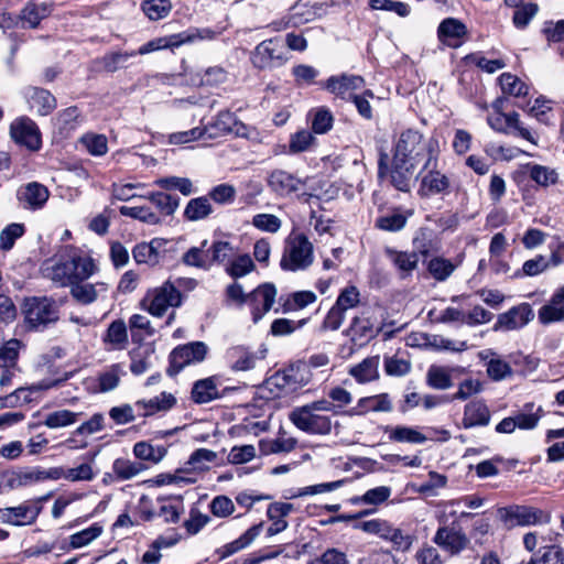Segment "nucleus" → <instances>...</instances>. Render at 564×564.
<instances>
[{
	"instance_id": "nucleus-1",
	"label": "nucleus",
	"mask_w": 564,
	"mask_h": 564,
	"mask_svg": "<svg viewBox=\"0 0 564 564\" xmlns=\"http://www.w3.org/2000/svg\"><path fill=\"white\" fill-rule=\"evenodd\" d=\"M440 154L438 140L435 138H424V135L414 129H406L399 135L394 143L393 158L413 163L422 164L421 172L427 170L437 162Z\"/></svg>"
},
{
	"instance_id": "nucleus-2",
	"label": "nucleus",
	"mask_w": 564,
	"mask_h": 564,
	"mask_svg": "<svg viewBox=\"0 0 564 564\" xmlns=\"http://www.w3.org/2000/svg\"><path fill=\"white\" fill-rule=\"evenodd\" d=\"M98 271L96 261L83 252L70 250L48 269V278L61 286L87 281Z\"/></svg>"
},
{
	"instance_id": "nucleus-3",
	"label": "nucleus",
	"mask_w": 564,
	"mask_h": 564,
	"mask_svg": "<svg viewBox=\"0 0 564 564\" xmlns=\"http://www.w3.org/2000/svg\"><path fill=\"white\" fill-rule=\"evenodd\" d=\"M314 261V246L303 232L292 231L285 239L280 267L297 272L308 269Z\"/></svg>"
},
{
	"instance_id": "nucleus-4",
	"label": "nucleus",
	"mask_w": 564,
	"mask_h": 564,
	"mask_svg": "<svg viewBox=\"0 0 564 564\" xmlns=\"http://www.w3.org/2000/svg\"><path fill=\"white\" fill-rule=\"evenodd\" d=\"M61 305L48 296H32L24 301L23 313L31 329L42 330L59 319Z\"/></svg>"
},
{
	"instance_id": "nucleus-5",
	"label": "nucleus",
	"mask_w": 564,
	"mask_h": 564,
	"mask_svg": "<svg viewBox=\"0 0 564 564\" xmlns=\"http://www.w3.org/2000/svg\"><path fill=\"white\" fill-rule=\"evenodd\" d=\"M183 296L180 290L171 282L151 289L142 300V305L153 316H163L170 307L182 305Z\"/></svg>"
},
{
	"instance_id": "nucleus-6",
	"label": "nucleus",
	"mask_w": 564,
	"mask_h": 564,
	"mask_svg": "<svg viewBox=\"0 0 564 564\" xmlns=\"http://www.w3.org/2000/svg\"><path fill=\"white\" fill-rule=\"evenodd\" d=\"M497 517L508 528L535 525L550 520V516L543 510L520 505L498 508Z\"/></svg>"
},
{
	"instance_id": "nucleus-7",
	"label": "nucleus",
	"mask_w": 564,
	"mask_h": 564,
	"mask_svg": "<svg viewBox=\"0 0 564 564\" xmlns=\"http://www.w3.org/2000/svg\"><path fill=\"white\" fill-rule=\"evenodd\" d=\"M216 36V32L208 29H193L182 33L172 34L169 36L158 37L140 46L135 52L140 55H145L163 48L178 47L185 43H192L196 40H213Z\"/></svg>"
},
{
	"instance_id": "nucleus-8",
	"label": "nucleus",
	"mask_w": 564,
	"mask_h": 564,
	"mask_svg": "<svg viewBox=\"0 0 564 564\" xmlns=\"http://www.w3.org/2000/svg\"><path fill=\"white\" fill-rule=\"evenodd\" d=\"M289 419L299 430L307 434L327 435L332 431L330 417L314 411L307 404L294 408Z\"/></svg>"
},
{
	"instance_id": "nucleus-9",
	"label": "nucleus",
	"mask_w": 564,
	"mask_h": 564,
	"mask_svg": "<svg viewBox=\"0 0 564 564\" xmlns=\"http://www.w3.org/2000/svg\"><path fill=\"white\" fill-rule=\"evenodd\" d=\"M286 48L280 39H269L259 43L251 53V63L258 69L280 67L286 63Z\"/></svg>"
},
{
	"instance_id": "nucleus-10",
	"label": "nucleus",
	"mask_w": 564,
	"mask_h": 564,
	"mask_svg": "<svg viewBox=\"0 0 564 564\" xmlns=\"http://www.w3.org/2000/svg\"><path fill=\"white\" fill-rule=\"evenodd\" d=\"M380 329V324L373 313L365 311L352 318L345 333L354 344L362 346L375 338Z\"/></svg>"
},
{
	"instance_id": "nucleus-11",
	"label": "nucleus",
	"mask_w": 564,
	"mask_h": 564,
	"mask_svg": "<svg viewBox=\"0 0 564 564\" xmlns=\"http://www.w3.org/2000/svg\"><path fill=\"white\" fill-rule=\"evenodd\" d=\"M208 352V347L203 341H192L174 348L170 355L171 368L181 371L191 364L202 362Z\"/></svg>"
},
{
	"instance_id": "nucleus-12",
	"label": "nucleus",
	"mask_w": 564,
	"mask_h": 564,
	"mask_svg": "<svg viewBox=\"0 0 564 564\" xmlns=\"http://www.w3.org/2000/svg\"><path fill=\"white\" fill-rule=\"evenodd\" d=\"M276 289L272 283H263L248 294V304L251 308L252 321L258 323L273 306Z\"/></svg>"
},
{
	"instance_id": "nucleus-13",
	"label": "nucleus",
	"mask_w": 564,
	"mask_h": 564,
	"mask_svg": "<svg viewBox=\"0 0 564 564\" xmlns=\"http://www.w3.org/2000/svg\"><path fill=\"white\" fill-rule=\"evenodd\" d=\"M10 135L19 144L35 151L41 147V133L33 120L28 117L15 119L10 126Z\"/></svg>"
},
{
	"instance_id": "nucleus-14",
	"label": "nucleus",
	"mask_w": 564,
	"mask_h": 564,
	"mask_svg": "<svg viewBox=\"0 0 564 564\" xmlns=\"http://www.w3.org/2000/svg\"><path fill=\"white\" fill-rule=\"evenodd\" d=\"M488 124L496 131L502 133H517L519 137L532 142H534L533 135L529 129L522 126L519 113L510 112H495L488 116L487 118Z\"/></svg>"
},
{
	"instance_id": "nucleus-15",
	"label": "nucleus",
	"mask_w": 564,
	"mask_h": 564,
	"mask_svg": "<svg viewBox=\"0 0 564 564\" xmlns=\"http://www.w3.org/2000/svg\"><path fill=\"white\" fill-rule=\"evenodd\" d=\"M50 197L47 187L39 182H30L20 186L17 191V199L20 206L29 210L42 209Z\"/></svg>"
},
{
	"instance_id": "nucleus-16",
	"label": "nucleus",
	"mask_w": 564,
	"mask_h": 564,
	"mask_svg": "<svg viewBox=\"0 0 564 564\" xmlns=\"http://www.w3.org/2000/svg\"><path fill=\"white\" fill-rule=\"evenodd\" d=\"M433 541L452 555L459 554L469 544V539L460 529L448 525L440 527Z\"/></svg>"
},
{
	"instance_id": "nucleus-17",
	"label": "nucleus",
	"mask_w": 564,
	"mask_h": 564,
	"mask_svg": "<svg viewBox=\"0 0 564 564\" xmlns=\"http://www.w3.org/2000/svg\"><path fill=\"white\" fill-rule=\"evenodd\" d=\"M326 10L322 3H297L292 8L288 22L274 23L273 29L278 31L289 25L300 26L322 18Z\"/></svg>"
},
{
	"instance_id": "nucleus-18",
	"label": "nucleus",
	"mask_w": 564,
	"mask_h": 564,
	"mask_svg": "<svg viewBox=\"0 0 564 564\" xmlns=\"http://www.w3.org/2000/svg\"><path fill=\"white\" fill-rule=\"evenodd\" d=\"M267 183L269 188L280 197H286L301 189L305 184L300 177L284 170H273L269 173Z\"/></svg>"
},
{
	"instance_id": "nucleus-19",
	"label": "nucleus",
	"mask_w": 564,
	"mask_h": 564,
	"mask_svg": "<svg viewBox=\"0 0 564 564\" xmlns=\"http://www.w3.org/2000/svg\"><path fill=\"white\" fill-rule=\"evenodd\" d=\"M364 86L365 79L361 76L347 74L332 76L325 83V88L329 93L347 100L352 99L356 96L355 90H359Z\"/></svg>"
},
{
	"instance_id": "nucleus-20",
	"label": "nucleus",
	"mask_w": 564,
	"mask_h": 564,
	"mask_svg": "<svg viewBox=\"0 0 564 564\" xmlns=\"http://www.w3.org/2000/svg\"><path fill=\"white\" fill-rule=\"evenodd\" d=\"M41 508L22 503L18 507L0 509V521L15 527L29 525L36 521Z\"/></svg>"
},
{
	"instance_id": "nucleus-21",
	"label": "nucleus",
	"mask_w": 564,
	"mask_h": 564,
	"mask_svg": "<svg viewBox=\"0 0 564 564\" xmlns=\"http://www.w3.org/2000/svg\"><path fill=\"white\" fill-rule=\"evenodd\" d=\"M533 310L530 304L522 303L499 315L496 328L513 330L525 326L533 318Z\"/></svg>"
},
{
	"instance_id": "nucleus-22",
	"label": "nucleus",
	"mask_w": 564,
	"mask_h": 564,
	"mask_svg": "<svg viewBox=\"0 0 564 564\" xmlns=\"http://www.w3.org/2000/svg\"><path fill=\"white\" fill-rule=\"evenodd\" d=\"M538 318L543 325L564 321V285L558 288L539 308Z\"/></svg>"
},
{
	"instance_id": "nucleus-23",
	"label": "nucleus",
	"mask_w": 564,
	"mask_h": 564,
	"mask_svg": "<svg viewBox=\"0 0 564 564\" xmlns=\"http://www.w3.org/2000/svg\"><path fill=\"white\" fill-rule=\"evenodd\" d=\"M226 359L231 371H249L256 368L261 357L243 346H235L227 350Z\"/></svg>"
},
{
	"instance_id": "nucleus-24",
	"label": "nucleus",
	"mask_w": 564,
	"mask_h": 564,
	"mask_svg": "<svg viewBox=\"0 0 564 564\" xmlns=\"http://www.w3.org/2000/svg\"><path fill=\"white\" fill-rule=\"evenodd\" d=\"M417 165L392 158L391 184L401 192H409L413 181L416 180Z\"/></svg>"
},
{
	"instance_id": "nucleus-25",
	"label": "nucleus",
	"mask_w": 564,
	"mask_h": 564,
	"mask_svg": "<svg viewBox=\"0 0 564 564\" xmlns=\"http://www.w3.org/2000/svg\"><path fill=\"white\" fill-rule=\"evenodd\" d=\"M437 162L429 167L425 174L422 175L420 193L423 196H432L444 194L448 192L451 186L449 178L436 170Z\"/></svg>"
},
{
	"instance_id": "nucleus-26",
	"label": "nucleus",
	"mask_w": 564,
	"mask_h": 564,
	"mask_svg": "<svg viewBox=\"0 0 564 564\" xmlns=\"http://www.w3.org/2000/svg\"><path fill=\"white\" fill-rule=\"evenodd\" d=\"M109 284L105 281L96 283L78 282L70 288V295L78 303L88 305L96 302L100 297H105L108 292Z\"/></svg>"
},
{
	"instance_id": "nucleus-27",
	"label": "nucleus",
	"mask_w": 564,
	"mask_h": 564,
	"mask_svg": "<svg viewBox=\"0 0 564 564\" xmlns=\"http://www.w3.org/2000/svg\"><path fill=\"white\" fill-rule=\"evenodd\" d=\"M24 95L30 109L40 116H47L56 108V98L44 88L29 87Z\"/></svg>"
},
{
	"instance_id": "nucleus-28",
	"label": "nucleus",
	"mask_w": 564,
	"mask_h": 564,
	"mask_svg": "<svg viewBox=\"0 0 564 564\" xmlns=\"http://www.w3.org/2000/svg\"><path fill=\"white\" fill-rule=\"evenodd\" d=\"M490 417L491 413L487 404L481 400H474L465 405L462 424L464 429L487 426Z\"/></svg>"
},
{
	"instance_id": "nucleus-29",
	"label": "nucleus",
	"mask_w": 564,
	"mask_h": 564,
	"mask_svg": "<svg viewBox=\"0 0 564 564\" xmlns=\"http://www.w3.org/2000/svg\"><path fill=\"white\" fill-rule=\"evenodd\" d=\"M59 382L61 380L42 381L33 384L31 388H19L12 393L8 394L6 398L0 399V409L4 406H20L22 404L29 403L32 401V391L47 390L56 387Z\"/></svg>"
},
{
	"instance_id": "nucleus-30",
	"label": "nucleus",
	"mask_w": 564,
	"mask_h": 564,
	"mask_svg": "<svg viewBox=\"0 0 564 564\" xmlns=\"http://www.w3.org/2000/svg\"><path fill=\"white\" fill-rule=\"evenodd\" d=\"M465 372L463 367L431 366L426 373L427 384L434 389L446 390L453 386L452 378Z\"/></svg>"
},
{
	"instance_id": "nucleus-31",
	"label": "nucleus",
	"mask_w": 564,
	"mask_h": 564,
	"mask_svg": "<svg viewBox=\"0 0 564 564\" xmlns=\"http://www.w3.org/2000/svg\"><path fill=\"white\" fill-rule=\"evenodd\" d=\"M392 403L388 393L365 397L349 411L350 415H365L368 412H390Z\"/></svg>"
},
{
	"instance_id": "nucleus-32",
	"label": "nucleus",
	"mask_w": 564,
	"mask_h": 564,
	"mask_svg": "<svg viewBox=\"0 0 564 564\" xmlns=\"http://www.w3.org/2000/svg\"><path fill=\"white\" fill-rule=\"evenodd\" d=\"M294 510V506L289 502H273L267 509V516L271 521L268 528L269 535L281 533L288 528L285 518Z\"/></svg>"
},
{
	"instance_id": "nucleus-33",
	"label": "nucleus",
	"mask_w": 564,
	"mask_h": 564,
	"mask_svg": "<svg viewBox=\"0 0 564 564\" xmlns=\"http://www.w3.org/2000/svg\"><path fill=\"white\" fill-rule=\"evenodd\" d=\"M466 33L465 24L453 18L442 21L437 30L440 41L452 47H457Z\"/></svg>"
},
{
	"instance_id": "nucleus-34",
	"label": "nucleus",
	"mask_w": 564,
	"mask_h": 564,
	"mask_svg": "<svg viewBox=\"0 0 564 564\" xmlns=\"http://www.w3.org/2000/svg\"><path fill=\"white\" fill-rule=\"evenodd\" d=\"M51 11V4L46 0H32L23 8L19 18L23 26L34 29Z\"/></svg>"
},
{
	"instance_id": "nucleus-35",
	"label": "nucleus",
	"mask_w": 564,
	"mask_h": 564,
	"mask_svg": "<svg viewBox=\"0 0 564 564\" xmlns=\"http://www.w3.org/2000/svg\"><path fill=\"white\" fill-rule=\"evenodd\" d=\"M164 241L161 239H153L150 242H142L137 245L132 250L133 259L137 263L155 265L160 262L162 248Z\"/></svg>"
},
{
	"instance_id": "nucleus-36",
	"label": "nucleus",
	"mask_w": 564,
	"mask_h": 564,
	"mask_svg": "<svg viewBox=\"0 0 564 564\" xmlns=\"http://www.w3.org/2000/svg\"><path fill=\"white\" fill-rule=\"evenodd\" d=\"M104 344L109 350H122L129 343L126 323L122 319L113 321L102 337Z\"/></svg>"
},
{
	"instance_id": "nucleus-37",
	"label": "nucleus",
	"mask_w": 564,
	"mask_h": 564,
	"mask_svg": "<svg viewBox=\"0 0 564 564\" xmlns=\"http://www.w3.org/2000/svg\"><path fill=\"white\" fill-rule=\"evenodd\" d=\"M262 524H256L249 528L237 540L223 545L216 550V554L220 560L231 556L240 550L247 547L261 532Z\"/></svg>"
},
{
	"instance_id": "nucleus-38",
	"label": "nucleus",
	"mask_w": 564,
	"mask_h": 564,
	"mask_svg": "<svg viewBox=\"0 0 564 564\" xmlns=\"http://www.w3.org/2000/svg\"><path fill=\"white\" fill-rule=\"evenodd\" d=\"M56 480L65 479L70 482L76 481H91L96 477L91 463H83L76 467L64 468L61 466L54 467Z\"/></svg>"
},
{
	"instance_id": "nucleus-39",
	"label": "nucleus",
	"mask_w": 564,
	"mask_h": 564,
	"mask_svg": "<svg viewBox=\"0 0 564 564\" xmlns=\"http://www.w3.org/2000/svg\"><path fill=\"white\" fill-rule=\"evenodd\" d=\"M214 213V207L207 196H199L187 202L183 216L188 221H199L208 218Z\"/></svg>"
},
{
	"instance_id": "nucleus-40",
	"label": "nucleus",
	"mask_w": 564,
	"mask_h": 564,
	"mask_svg": "<svg viewBox=\"0 0 564 564\" xmlns=\"http://www.w3.org/2000/svg\"><path fill=\"white\" fill-rule=\"evenodd\" d=\"M379 356H372L364 359L358 365L349 369V375L359 383L370 382L379 377Z\"/></svg>"
},
{
	"instance_id": "nucleus-41",
	"label": "nucleus",
	"mask_w": 564,
	"mask_h": 564,
	"mask_svg": "<svg viewBox=\"0 0 564 564\" xmlns=\"http://www.w3.org/2000/svg\"><path fill=\"white\" fill-rule=\"evenodd\" d=\"M543 415L544 410L541 405H535L534 403L529 402L525 403L522 411L518 412L514 416L518 429L533 430L538 426Z\"/></svg>"
},
{
	"instance_id": "nucleus-42",
	"label": "nucleus",
	"mask_w": 564,
	"mask_h": 564,
	"mask_svg": "<svg viewBox=\"0 0 564 564\" xmlns=\"http://www.w3.org/2000/svg\"><path fill=\"white\" fill-rule=\"evenodd\" d=\"M389 440L397 443L423 444L427 437L417 429L404 425H397L387 429Z\"/></svg>"
},
{
	"instance_id": "nucleus-43",
	"label": "nucleus",
	"mask_w": 564,
	"mask_h": 564,
	"mask_svg": "<svg viewBox=\"0 0 564 564\" xmlns=\"http://www.w3.org/2000/svg\"><path fill=\"white\" fill-rule=\"evenodd\" d=\"M142 198L151 202L164 216H172L180 206V198L164 192H150Z\"/></svg>"
},
{
	"instance_id": "nucleus-44",
	"label": "nucleus",
	"mask_w": 564,
	"mask_h": 564,
	"mask_svg": "<svg viewBox=\"0 0 564 564\" xmlns=\"http://www.w3.org/2000/svg\"><path fill=\"white\" fill-rule=\"evenodd\" d=\"M176 403V399L172 393L162 392L160 395H156L149 400H139L137 402L138 406L144 409V415H153L156 412L169 411Z\"/></svg>"
},
{
	"instance_id": "nucleus-45",
	"label": "nucleus",
	"mask_w": 564,
	"mask_h": 564,
	"mask_svg": "<svg viewBox=\"0 0 564 564\" xmlns=\"http://www.w3.org/2000/svg\"><path fill=\"white\" fill-rule=\"evenodd\" d=\"M219 398V391L214 378H206L194 383L192 399L196 403H207Z\"/></svg>"
},
{
	"instance_id": "nucleus-46",
	"label": "nucleus",
	"mask_w": 564,
	"mask_h": 564,
	"mask_svg": "<svg viewBox=\"0 0 564 564\" xmlns=\"http://www.w3.org/2000/svg\"><path fill=\"white\" fill-rule=\"evenodd\" d=\"M388 253L402 278L411 274L417 267L419 257L416 252L389 250Z\"/></svg>"
},
{
	"instance_id": "nucleus-47",
	"label": "nucleus",
	"mask_w": 564,
	"mask_h": 564,
	"mask_svg": "<svg viewBox=\"0 0 564 564\" xmlns=\"http://www.w3.org/2000/svg\"><path fill=\"white\" fill-rule=\"evenodd\" d=\"M119 213L122 216L140 220L147 225H160L162 218L149 206H121Z\"/></svg>"
},
{
	"instance_id": "nucleus-48",
	"label": "nucleus",
	"mask_w": 564,
	"mask_h": 564,
	"mask_svg": "<svg viewBox=\"0 0 564 564\" xmlns=\"http://www.w3.org/2000/svg\"><path fill=\"white\" fill-rule=\"evenodd\" d=\"M297 444L293 437H278L275 440H261L259 442V449L261 455H271L279 453H290Z\"/></svg>"
},
{
	"instance_id": "nucleus-49",
	"label": "nucleus",
	"mask_w": 564,
	"mask_h": 564,
	"mask_svg": "<svg viewBox=\"0 0 564 564\" xmlns=\"http://www.w3.org/2000/svg\"><path fill=\"white\" fill-rule=\"evenodd\" d=\"M529 177L540 186H551L557 183L558 174L554 169L540 164H528Z\"/></svg>"
},
{
	"instance_id": "nucleus-50",
	"label": "nucleus",
	"mask_w": 564,
	"mask_h": 564,
	"mask_svg": "<svg viewBox=\"0 0 564 564\" xmlns=\"http://www.w3.org/2000/svg\"><path fill=\"white\" fill-rule=\"evenodd\" d=\"M317 296L312 291H297L290 294L282 303L284 313L295 312L303 310L306 306L316 302Z\"/></svg>"
},
{
	"instance_id": "nucleus-51",
	"label": "nucleus",
	"mask_w": 564,
	"mask_h": 564,
	"mask_svg": "<svg viewBox=\"0 0 564 564\" xmlns=\"http://www.w3.org/2000/svg\"><path fill=\"white\" fill-rule=\"evenodd\" d=\"M386 541L391 543L393 550L406 553L412 549L416 536L410 531L393 525Z\"/></svg>"
},
{
	"instance_id": "nucleus-52",
	"label": "nucleus",
	"mask_w": 564,
	"mask_h": 564,
	"mask_svg": "<svg viewBox=\"0 0 564 564\" xmlns=\"http://www.w3.org/2000/svg\"><path fill=\"white\" fill-rule=\"evenodd\" d=\"M499 84L503 94L513 97H524L529 94V86L511 73H503L499 77Z\"/></svg>"
},
{
	"instance_id": "nucleus-53",
	"label": "nucleus",
	"mask_w": 564,
	"mask_h": 564,
	"mask_svg": "<svg viewBox=\"0 0 564 564\" xmlns=\"http://www.w3.org/2000/svg\"><path fill=\"white\" fill-rule=\"evenodd\" d=\"M145 469V465L127 458H117L112 464V471L120 480H129Z\"/></svg>"
},
{
	"instance_id": "nucleus-54",
	"label": "nucleus",
	"mask_w": 564,
	"mask_h": 564,
	"mask_svg": "<svg viewBox=\"0 0 564 564\" xmlns=\"http://www.w3.org/2000/svg\"><path fill=\"white\" fill-rule=\"evenodd\" d=\"M392 527L393 524L391 522L380 518L361 521L354 525L355 529L361 530L368 534L377 535L383 541L387 540Z\"/></svg>"
},
{
	"instance_id": "nucleus-55",
	"label": "nucleus",
	"mask_w": 564,
	"mask_h": 564,
	"mask_svg": "<svg viewBox=\"0 0 564 564\" xmlns=\"http://www.w3.org/2000/svg\"><path fill=\"white\" fill-rule=\"evenodd\" d=\"M155 184L163 189H176L184 196H189L196 192L193 182L187 177L167 176L158 178Z\"/></svg>"
},
{
	"instance_id": "nucleus-56",
	"label": "nucleus",
	"mask_w": 564,
	"mask_h": 564,
	"mask_svg": "<svg viewBox=\"0 0 564 564\" xmlns=\"http://www.w3.org/2000/svg\"><path fill=\"white\" fill-rule=\"evenodd\" d=\"M212 258L209 259L210 265L213 263L229 264L231 259L236 256L237 249L229 241H215L209 248Z\"/></svg>"
},
{
	"instance_id": "nucleus-57",
	"label": "nucleus",
	"mask_w": 564,
	"mask_h": 564,
	"mask_svg": "<svg viewBox=\"0 0 564 564\" xmlns=\"http://www.w3.org/2000/svg\"><path fill=\"white\" fill-rule=\"evenodd\" d=\"M256 265L251 257L247 253L237 254L231 259L229 264L226 267V272L231 278H242L254 270Z\"/></svg>"
},
{
	"instance_id": "nucleus-58",
	"label": "nucleus",
	"mask_w": 564,
	"mask_h": 564,
	"mask_svg": "<svg viewBox=\"0 0 564 564\" xmlns=\"http://www.w3.org/2000/svg\"><path fill=\"white\" fill-rule=\"evenodd\" d=\"M529 564H564V549L560 545L543 546Z\"/></svg>"
},
{
	"instance_id": "nucleus-59",
	"label": "nucleus",
	"mask_w": 564,
	"mask_h": 564,
	"mask_svg": "<svg viewBox=\"0 0 564 564\" xmlns=\"http://www.w3.org/2000/svg\"><path fill=\"white\" fill-rule=\"evenodd\" d=\"M102 533V527L94 523L90 527L76 532L69 536V549H79L90 544L94 540L99 538Z\"/></svg>"
},
{
	"instance_id": "nucleus-60",
	"label": "nucleus",
	"mask_w": 564,
	"mask_h": 564,
	"mask_svg": "<svg viewBox=\"0 0 564 564\" xmlns=\"http://www.w3.org/2000/svg\"><path fill=\"white\" fill-rule=\"evenodd\" d=\"M22 477L23 487H28L45 480H56L54 467L42 468L33 467L20 470Z\"/></svg>"
},
{
	"instance_id": "nucleus-61",
	"label": "nucleus",
	"mask_w": 564,
	"mask_h": 564,
	"mask_svg": "<svg viewBox=\"0 0 564 564\" xmlns=\"http://www.w3.org/2000/svg\"><path fill=\"white\" fill-rule=\"evenodd\" d=\"M456 265L448 259L435 257L430 260L427 270L430 274L437 281H445L452 275Z\"/></svg>"
},
{
	"instance_id": "nucleus-62",
	"label": "nucleus",
	"mask_w": 564,
	"mask_h": 564,
	"mask_svg": "<svg viewBox=\"0 0 564 564\" xmlns=\"http://www.w3.org/2000/svg\"><path fill=\"white\" fill-rule=\"evenodd\" d=\"M133 454L139 459L159 463L165 456L166 449L161 446L153 447L147 442H138L133 446Z\"/></svg>"
},
{
	"instance_id": "nucleus-63",
	"label": "nucleus",
	"mask_w": 564,
	"mask_h": 564,
	"mask_svg": "<svg viewBox=\"0 0 564 564\" xmlns=\"http://www.w3.org/2000/svg\"><path fill=\"white\" fill-rule=\"evenodd\" d=\"M172 9L170 0H144L142 10L144 14L153 21L165 18Z\"/></svg>"
},
{
	"instance_id": "nucleus-64",
	"label": "nucleus",
	"mask_w": 564,
	"mask_h": 564,
	"mask_svg": "<svg viewBox=\"0 0 564 564\" xmlns=\"http://www.w3.org/2000/svg\"><path fill=\"white\" fill-rule=\"evenodd\" d=\"M79 141L91 155L101 156L108 151L107 138L102 134L87 133Z\"/></svg>"
}]
</instances>
